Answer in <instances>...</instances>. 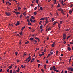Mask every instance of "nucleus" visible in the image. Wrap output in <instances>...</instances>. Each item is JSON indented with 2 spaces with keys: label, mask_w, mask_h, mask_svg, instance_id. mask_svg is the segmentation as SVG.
<instances>
[{
  "label": "nucleus",
  "mask_w": 73,
  "mask_h": 73,
  "mask_svg": "<svg viewBox=\"0 0 73 73\" xmlns=\"http://www.w3.org/2000/svg\"><path fill=\"white\" fill-rule=\"evenodd\" d=\"M54 23L53 24V25H56V23H57V22H54Z\"/></svg>",
  "instance_id": "9b49d317"
},
{
  "label": "nucleus",
  "mask_w": 73,
  "mask_h": 73,
  "mask_svg": "<svg viewBox=\"0 0 73 73\" xmlns=\"http://www.w3.org/2000/svg\"><path fill=\"white\" fill-rule=\"evenodd\" d=\"M37 7H36L34 8V10H36V9H37Z\"/></svg>",
  "instance_id": "c85d7f7f"
},
{
  "label": "nucleus",
  "mask_w": 73,
  "mask_h": 73,
  "mask_svg": "<svg viewBox=\"0 0 73 73\" xmlns=\"http://www.w3.org/2000/svg\"><path fill=\"white\" fill-rule=\"evenodd\" d=\"M68 72V71H65L64 73H67Z\"/></svg>",
  "instance_id": "680f3d73"
},
{
  "label": "nucleus",
  "mask_w": 73,
  "mask_h": 73,
  "mask_svg": "<svg viewBox=\"0 0 73 73\" xmlns=\"http://www.w3.org/2000/svg\"><path fill=\"white\" fill-rule=\"evenodd\" d=\"M60 4H59V3H58V5L56 7L57 8H58V7H60Z\"/></svg>",
  "instance_id": "dca6fc26"
},
{
  "label": "nucleus",
  "mask_w": 73,
  "mask_h": 73,
  "mask_svg": "<svg viewBox=\"0 0 73 73\" xmlns=\"http://www.w3.org/2000/svg\"><path fill=\"white\" fill-rule=\"evenodd\" d=\"M13 73H16V71H15V70L13 71Z\"/></svg>",
  "instance_id": "052dcab7"
},
{
  "label": "nucleus",
  "mask_w": 73,
  "mask_h": 73,
  "mask_svg": "<svg viewBox=\"0 0 73 73\" xmlns=\"http://www.w3.org/2000/svg\"><path fill=\"white\" fill-rule=\"evenodd\" d=\"M21 67L22 68H24V66H23V65L21 66Z\"/></svg>",
  "instance_id": "3c124183"
},
{
  "label": "nucleus",
  "mask_w": 73,
  "mask_h": 73,
  "mask_svg": "<svg viewBox=\"0 0 73 73\" xmlns=\"http://www.w3.org/2000/svg\"><path fill=\"white\" fill-rule=\"evenodd\" d=\"M27 21L28 22V23H29V22H30V21H29V19H27Z\"/></svg>",
  "instance_id": "e433bc0d"
},
{
  "label": "nucleus",
  "mask_w": 73,
  "mask_h": 73,
  "mask_svg": "<svg viewBox=\"0 0 73 73\" xmlns=\"http://www.w3.org/2000/svg\"><path fill=\"white\" fill-rule=\"evenodd\" d=\"M62 9L61 8H60V9H58V11H61V10H62Z\"/></svg>",
  "instance_id": "5701e85b"
},
{
  "label": "nucleus",
  "mask_w": 73,
  "mask_h": 73,
  "mask_svg": "<svg viewBox=\"0 0 73 73\" xmlns=\"http://www.w3.org/2000/svg\"><path fill=\"white\" fill-rule=\"evenodd\" d=\"M10 73H12V70H11L10 71Z\"/></svg>",
  "instance_id": "4d7b16f0"
},
{
  "label": "nucleus",
  "mask_w": 73,
  "mask_h": 73,
  "mask_svg": "<svg viewBox=\"0 0 73 73\" xmlns=\"http://www.w3.org/2000/svg\"><path fill=\"white\" fill-rule=\"evenodd\" d=\"M17 70V72H19V71H20V68H18Z\"/></svg>",
  "instance_id": "c9c22d12"
},
{
  "label": "nucleus",
  "mask_w": 73,
  "mask_h": 73,
  "mask_svg": "<svg viewBox=\"0 0 73 73\" xmlns=\"http://www.w3.org/2000/svg\"><path fill=\"white\" fill-rule=\"evenodd\" d=\"M70 70H71V72H73V68H71V69H70Z\"/></svg>",
  "instance_id": "a211bd4d"
},
{
  "label": "nucleus",
  "mask_w": 73,
  "mask_h": 73,
  "mask_svg": "<svg viewBox=\"0 0 73 73\" xmlns=\"http://www.w3.org/2000/svg\"><path fill=\"white\" fill-rule=\"evenodd\" d=\"M69 12L70 14H71L72 13V11H69Z\"/></svg>",
  "instance_id": "bf43d9fd"
},
{
  "label": "nucleus",
  "mask_w": 73,
  "mask_h": 73,
  "mask_svg": "<svg viewBox=\"0 0 73 73\" xmlns=\"http://www.w3.org/2000/svg\"><path fill=\"white\" fill-rule=\"evenodd\" d=\"M33 39V38L31 37L30 38L29 40H31V41H32Z\"/></svg>",
  "instance_id": "f8f14e48"
},
{
  "label": "nucleus",
  "mask_w": 73,
  "mask_h": 73,
  "mask_svg": "<svg viewBox=\"0 0 73 73\" xmlns=\"http://www.w3.org/2000/svg\"><path fill=\"white\" fill-rule=\"evenodd\" d=\"M40 5H39V4H38V8H40Z\"/></svg>",
  "instance_id": "c03bdc74"
},
{
  "label": "nucleus",
  "mask_w": 73,
  "mask_h": 73,
  "mask_svg": "<svg viewBox=\"0 0 73 73\" xmlns=\"http://www.w3.org/2000/svg\"><path fill=\"white\" fill-rule=\"evenodd\" d=\"M70 37V35L69 36H68L67 38V39L68 40V38H69V37Z\"/></svg>",
  "instance_id": "473e14b6"
},
{
  "label": "nucleus",
  "mask_w": 73,
  "mask_h": 73,
  "mask_svg": "<svg viewBox=\"0 0 73 73\" xmlns=\"http://www.w3.org/2000/svg\"><path fill=\"white\" fill-rule=\"evenodd\" d=\"M15 13L16 14V15H20V13L19 12H15Z\"/></svg>",
  "instance_id": "f03ea898"
},
{
  "label": "nucleus",
  "mask_w": 73,
  "mask_h": 73,
  "mask_svg": "<svg viewBox=\"0 0 73 73\" xmlns=\"http://www.w3.org/2000/svg\"><path fill=\"white\" fill-rule=\"evenodd\" d=\"M58 51H57L56 52V55H57V54H58Z\"/></svg>",
  "instance_id": "a878e982"
},
{
  "label": "nucleus",
  "mask_w": 73,
  "mask_h": 73,
  "mask_svg": "<svg viewBox=\"0 0 73 73\" xmlns=\"http://www.w3.org/2000/svg\"><path fill=\"white\" fill-rule=\"evenodd\" d=\"M62 5H63V6H64V5H66V4H63Z\"/></svg>",
  "instance_id": "de8ad7c7"
},
{
  "label": "nucleus",
  "mask_w": 73,
  "mask_h": 73,
  "mask_svg": "<svg viewBox=\"0 0 73 73\" xmlns=\"http://www.w3.org/2000/svg\"><path fill=\"white\" fill-rule=\"evenodd\" d=\"M40 64H38V68H39V67H40Z\"/></svg>",
  "instance_id": "5fc2aeb1"
},
{
  "label": "nucleus",
  "mask_w": 73,
  "mask_h": 73,
  "mask_svg": "<svg viewBox=\"0 0 73 73\" xmlns=\"http://www.w3.org/2000/svg\"><path fill=\"white\" fill-rule=\"evenodd\" d=\"M45 22L46 23H49V21L47 20V21H46Z\"/></svg>",
  "instance_id": "b1692460"
},
{
  "label": "nucleus",
  "mask_w": 73,
  "mask_h": 73,
  "mask_svg": "<svg viewBox=\"0 0 73 73\" xmlns=\"http://www.w3.org/2000/svg\"><path fill=\"white\" fill-rule=\"evenodd\" d=\"M19 34H20V35H22V33L21 32H20L19 33Z\"/></svg>",
  "instance_id": "69168bd1"
},
{
  "label": "nucleus",
  "mask_w": 73,
  "mask_h": 73,
  "mask_svg": "<svg viewBox=\"0 0 73 73\" xmlns=\"http://www.w3.org/2000/svg\"><path fill=\"white\" fill-rule=\"evenodd\" d=\"M63 37H66V34H63Z\"/></svg>",
  "instance_id": "aec40b11"
},
{
  "label": "nucleus",
  "mask_w": 73,
  "mask_h": 73,
  "mask_svg": "<svg viewBox=\"0 0 73 73\" xmlns=\"http://www.w3.org/2000/svg\"><path fill=\"white\" fill-rule=\"evenodd\" d=\"M39 56H40V57H41V56H42V54H39Z\"/></svg>",
  "instance_id": "603ef678"
},
{
  "label": "nucleus",
  "mask_w": 73,
  "mask_h": 73,
  "mask_svg": "<svg viewBox=\"0 0 73 73\" xmlns=\"http://www.w3.org/2000/svg\"><path fill=\"white\" fill-rule=\"evenodd\" d=\"M50 53H51V55H52V54H53V52H51Z\"/></svg>",
  "instance_id": "338daca9"
},
{
  "label": "nucleus",
  "mask_w": 73,
  "mask_h": 73,
  "mask_svg": "<svg viewBox=\"0 0 73 73\" xmlns=\"http://www.w3.org/2000/svg\"><path fill=\"white\" fill-rule=\"evenodd\" d=\"M34 14L35 15H37V12H35L34 13Z\"/></svg>",
  "instance_id": "f3484780"
},
{
  "label": "nucleus",
  "mask_w": 73,
  "mask_h": 73,
  "mask_svg": "<svg viewBox=\"0 0 73 73\" xmlns=\"http://www.w3.org/2000/svg\"><path fill=\"white\" fill-rule=\"evenodd\" d=\"M41 71H42V72H44V70L42 69H41Z\"/></svg>",
  "instance_id": "774afa93"
},
{
  "label": "nucleus",
  "mask_w": 73,
  "mask_h": 73,
  "mask_svg": "<svg viewBox=\"0 0 73 73\" xmlns=\"http://www.w3.org/2000/svg\"><path fill=\"white\" fill-rule=\"evenodd\" d=\"M28 25H31V23L30 22H29L28 23Z\"/></svg>",
  "instance_id": "bb28decb"
},
{
  "label": "nucleus",
  "mask_w": 73,
  "mask_h": 73,
  "mask_svg": "<svg viewBox=\"0 0 73 73\" xmlns=\"http://www.w3.org/2000/svg\"><path fill=\"white\" fill-rule=\"evenodd\" d=\"M45 18L42 17L40 19V20H45Z\"/></svg>",
  "instance_id": "39448f33"
},
{
  "label": "nucleus",
  "mask_w": 73,
  "mask_h": 73,
  "mask_svg": "<svg viewBox=\"0 0 73 73\" xmlns=\"http://www.w3.org/2000/svg\"><path fill=\"white\" fill-rule=\"evenodd\" d=\"M35 43H37V41L36 40H35Z\"/></svg>",
  "instance_id": "e2e57ef3"
},
{
  "label": "nucleus",
  "mask_w": 73,
  "mask_h": 73,
  "mask_svg": "<svg viewBox=\"0 0 73 73\" xmlns=\"http://www.w3.org/2000/svg\"><path fill=\"white\" fill-rule=\"evenodd\" d=\"M44 54H45V53H44V52H42V55H44Z\"/></svg>",
  "instance_id": "864d4df0"
},
{
  "label": "nucleus",
  "mask_w": 73,
  "mask_h": 73,
  "mask_svg": "<svg viewBox=\"0 0 73 73\" xmlns=\"http://www.w3.org/2000/svg\"><path fill=\"white\" fill-rule=\"evenodd\" d=\"M40 9L41 11H42V10L43 9L42 8V7H40Z\"/></svg>",
  "instance_id": "393cba45"
},
{
  "label": "nucleus",
  "mask_w": 73,
  "mask_h": 73,
  "mask_svg": "<svg viewBox=\"0 0 73 73\" xmlns=\"http://www.w3.org/2000/svg\"><path fill=\"white\" fill-rule=\"evenodd\" d=\"M15 54H16V55H17V54H18L17 52H15Z\"/></svg>",
  "instance_id": "79ce46f5"
},
{
  "label": "nucleus",
  "mask_w": 73,
  "mask_h": 73,
  "mask_svg": "<svg viewBox=\"0 0 73 73\" xmlns=\"http://www.w3.org/2000/svg\"><path fill=\"white\" fill-rule=\"evenodd\" d=\"M25 28V26H24L22 28V29H21L22 31H23V30H24V29Z\"/></svg>",
  "instance_id": "1a4fd4ad"
},
{
  "label": "nucleus",
  "mask_w": 73,
  "mask_h": 73,
  "mask_svg": "<svg viewBox=\"0 0 73 73\" xmlns=\"http://www.w3.org/2000/svg\"><path fill=\"white\" fill-rule=\"evenodd\" d=\"M67 49L69 51H70V50H71V48L69 47H67Z\"/></svg>",
  "instance_id": "20e7f679"
},
{
  "label": "nucleus",
  "mask_w": 73,
  "mask_h": 73,
  "mask_svg": "<svg viewBox=\"0 0 73 73\" xmlns=\"http://www.w3.org/2000/svg\"><path fill=\"white\" fill-rule=\"evenodd\" d=\"M18 10H19L20 9H21V8L18 7Z\"/></svg>",
  "instance_id": "49530a36"
},
{
  "label": "nucleus",
  "mask_w": 73,
  "mask_h": 73,
  "mask_svg": "<svg viewBox=\"0 0 73 73\" xmlns=\"http://www.w3.org/2000/svg\"><path fill=\"white\" fill-rule=\"evenodd\" d=\"M53 69V67L52 68V67H51L50 68V70H52V69Z\"/></svg>",
  "instance_id": "58836bf2"
},
{
  "label": "nucleus",
  "mask_w": 73,
  "mask_h": 73,
  "mask_svg": "<svg viewBox=\"0 0 73 73\" xmlns=\"http://www.w3.org/2000/svg\"><path fill=\"white\" fill-rule=\"evenodd\" d=\"M9 68L10 69H12V66H9Z\"/></svg>",
  "instance_id": "9d476101"
},
{
  "label": "nucleus",
  "mask_w": 73,
  "mask_h": 73,
  "mask_svg": "<svg viewBox=\"0 0 73 73\" xmlns=\"http://www.w3.org/2000/svg\"><path fill=\"white\" fill-rule=\"evenodd\" d=\"M43 27V26L42 25L40 26V29H42V27Z\"/></svg>",
  "instance_id": "412c9836"
},
{
  "label": "nucleus",
  "mask_w": 73,
  "mask_h": 73,
  "mask_svg": "<svg viewBox=\"0 0 73 73\" xmlns=\"http://www.w3.org/2000/svg\"><path fill=\"white\" fill-rule=\"evenodd\" d=\"M29 43V41H27L25 42V44H28Z\"/></svg>",
  "instance_id": "7c9ffc66"
},
{
  "label": "nucleus",
  "mask_w": 73,
  "mask_h": 73,
  "mask_svg": "<svg viewBox=\"0 0 73 73\" xmlns=\"http://www.w3.org/2000/svg\"><path fill=\"white\" fill-rule=\"evenodd\" d=\"M71 69V68H70V67H68V70H70V69Z\"/></svg>",
  "instance_id": "37998d69"
},
{
  "label": "nucleus",
  "mask_w": 73,
  "mask_h": 73,
  "mask_svg": "<svg viewBox=\"0 0 73 73\" xmlns=\"http://www.w3.org/2000/svg\"><path fill=\"white\" fill-rule=\"evenodd\" d=\"M5 14L7 16H10L11 15V13H8L7 12H5Z\"/></svg>",
  "instance_id": "f257e3e1"
},
{
  "label": "nucleus",
  "mask_w": 73,
  "mask_h": 73,
  "mask_svg": "<svg viewBox=\"0 0 73 73\" xmlns=\"http://www.w3.org/2000/svg\"><path fill=\"white\" fill-rule=\"evenodd\" d=\"M35 39H36V40H38V39H38V38H37V37H36V38H35Z\"/></svg>",
  "instance_id": "6e6d98bb"
},
{
  "label": "nucleus",
  "mask_w": 73,
  "mask_h": 73,
  "mask_svg": "<svg viewBox=\"0 0 73 73\" xmlns=\"http://www.w3.org/2000/svg\"><path fill=\"white\" fill-rule=\"evenodd\" d=\"M63 3H64V2H63V1H62V2H61V4H62V5L63 4Z\"/></svg>",
  "instance_id": "ea45409f"
},
{
  "label": "nucleus",
  "mask_w": 73,
  "mask_h": 73,
  "mask_svg": "<svg viewBox=\"0 0 73 73\" xmlns=\"http://www.w3.org/2000/svg\"><path fill=\"white\" fill-rule=\"evenodd\" d=\"M50 56V54H49L47 56V58H48Z\"/></svg>",
  "instance_id": "a18cd8bd"
},
{
  "label": "nucleus",
  "mask_w": 73,
  "mask_h": 73,
  "mask_svg": "<svg viewBox=\"0 0 73 73\" xmlns=\"http://www.w3.org/2000/svg\"><path fill=\"white\" fill-rule=\"evenodd\" d=\"M53 68V69H55L56 68H55V66H53V67H52Z\"/></svg>",
  "instance_id": "f704fd0d"
},
{
  "label": "nucleus",
  "mask_w": 73,
  "mask_h": 73,
  "mask_svg": "<svg viewBox=\"0 0 73 73\" xmlns=\"http://www.w3.org/2000/svg\"><path fill=\"white\" fill-rule=\"evenodd\" d=\"M30 21H31V23H32L33 22V20H32V19H30Z\"/></svg>",
  "instance_id": "2eb2a0df"
},
{
  "label": "nucleus",
  "mask_w": 73,
  "mask_h": 73,
  "mask_svg": "<svg viewBox=\"0 0 73 73\" xmlns=\"http://www.w3.org/2000/svg\"><path fill=\"white\" fill-rule=\"evenodd\" d=\"M70 30V29H67L66 30V31L68 32V31H69Z\"/></svg>",
  "instance_id": "ddd939ff"
},
{
  "label": "nucleus",
  "mask_w": 73,
  "mask_h": 73,
  "mask_svg": "<svg viewBox=\"0 0 73 73\" xmlns=\"http://www.w3.org/2000/svg\"><path fill=\"white\" fill-rule=\"evenodd\" d=\"M54 44H55V43L54 42L53 43V44H52V47H54V46H55Z\"/></svg>",
  "instance_id": "423d86ee"
},
{
  "label": "nucleus",
  "mask_w": 73,
  "mask_h": 73,
  "mask_svg": "<svg viewBox=\"0 0 73 73\" xmlns=\"http://www.w3.org/2000/svg\"><path fill=\"white\" fill-rule=\"evenodd\" d=\"M45 19L46 21L48 20V18L47 17H46V18H45Z\"/></svg>",
  "instance_id": "72a5a7b5"
},
{
  "label": "nucleus",
  "mask_w": 73,
  "mask_h": 73,
  "mask_svg": "<svg viewBox=\"0 0 73 73\" xmlns=\"http://www.w3.org/2000/svg\"><path fill=\"white\" fill-rule=\"evenodd\" d=\"M56 72H60V71L57 70H56V71H55Z\"/></svg>",
  "instance_id": "4c0bfd02"
},
{
  "label": "nucleus",
  "mask_w": 73,
  "mask_h": 73,
  "mask_svg": "<svg viewBox=\"0 0 73 73\" xmlns=\"http://www.w3.org/2000/svg\"><path fill=\"white\" fill-rule=\"evenodd\" d=\"M19 23H20L19 21H17V23L15 24L16 26H17V25H19Z\"/></svg>",
  "instance_id": "7ed1b4c3"
},
{
  "label": "nucleus",
  "mask_w": 73,
  "mask_h": 73,
  "mask_svg": "<svg viewBox=\"0 0 73 73\" xmlns=\"http://www.w3.org/2000/svg\"><path fill=\"white\" fill-rule=\"evenodd\" d=\"M42 23V21H41L39 22V24H41Z\"/></svg>",
  "instance_id": "0e129e2a"
},
{
  "label": "nucleus",
  "mask_w": 73,
  "mask_h": 73,
  "mask_svg": "<svg viewBox=\"0 0 73 73\" xmlns=\"http://www.w3.org/2000/svg\"><path fill=\"white\" fill-rule=\"evenodd\" d=\"M31 19H33V20L35 19V17H34L33 16H31Z\"/></svg>",
  "instance_id": "6e6552de"
},
{
  "label": "nucleus",
  "mask_w": 73,
  "mask_h": 73,
  "mask_svg": "<svg viewBox=\"0 0 73 73\" xmlns=\"http://www.w3.org/2000/svg\"><path fill=\"white\" fill-rule=\"evenodd\" d=\"M70 44H73V42H70Z\"/></svg>",
  "instance_id": "c756f323"
},
{
  "label": "nucleus",
  "mask_w": 73,
  "mask_h": 73,
  "mask_svg": "<svg viewBox=\"0 0 73 73\" xmlns=\"http://www.w3.org/2000/svg\"><path fill=\"white\" fill-rule=\"evenodd\" d=\"M48 62L49 61H48V60H46V63L47 64H48Z\"/></svg>",
  "instance_id": "a19ab883"
},
{
  "label": "nucleus",
  "mask_w": 73,
  "mask_h": 73,
  "mask_svg": "<svg viewBox=\"0 0 73 73\" xmlns=\"http://www.w3.org/2000/svg\"><path fill=\"white\" fill-rule=\"evenodd\" d=\"M34 60H35V58H33V59H32L31 61V62H33V61Z\"/></svg>",
  "instance_id": "4468645a"
},
{
  "label": "nucleus",
  "mask_w": 73,
  "mask_h": 73,
  "mask_svg": "<svg viewBox=\"0 0 73 73\" xmlns=\"http://www.w3.org/2000/svg\"><path fill=\"white\" fill-rule=\"evenodd\" d=\"M54 4H56V0H54Z\"/></svg>",
  "instance_id": "2f4dec72"
},
{
  "label": "nucleus",
  "mask_w": 73,
  "mask_h": 73,
  "mask_svg": "<svg viewBox=\"0 0 73 73\" xmlns=\"http://www.w3.org/2000/svg\"><path fill=\"white\" fill-rule=\"evenodd\" d=\"M26 13V12H24V13H23V15H24V16H25V15H26V14H25Z\"/></svg>",
  "instance_id": "cd10ccee"
},
{
  "label": "nucleus",
  "mask_w": 73,
  "mask_h": 73,
  "mask_svg": "<svg viewBox=\"0 0 73 73\" xmlns=\"http://www.w3.org/2000/svg\"><path fill=\"white\" fill-rule=\"evenodd\" d=\"M52 21H54V18H52Z\"/></svg>",
  "instance_id": "6ab92c4d"
},
{
  "label": "nucleus",
  "mask_w": 73,
  "mask_h": 73,
  "mask_svg": "<svg viewBox=\"0 0 73 73\" xmlns=\"http://www.w3.org/2000/svg\"><path fill=\"white\" fill-rule=\"evenodd\" d=\"M60 24H62V21H60Z\"/></svg>",
  "instance_id": "09e8293b"
},
{
  "label": "nucleus",
  "mask_w": 73,
  "mask_h": 73,
  "mask_svg": "<svg viewBox=\"0 0 73 73\" xmlns=\"http://www.w3.org/2000/svg\"><path fill=\"white\" fill-rule=\"evenodd\" d=\"M39 50V48H38V49L36 48L35 50V52H36V51H37V50Z\"/></svg>",
  "instance_id": "4be33fe9"
},
{
  "label": "nucleus",
  "mask_w": 73,
  "mask_h": 73,
  "mask_svg": "<svg viewBox=\"0 0 73 73\" xmlns=\"http://www.w3.org/2000/svg\"><path fill=\"white\" fill-rule=\"evenodd\" d=\"M8 3L9 5H11V3H10L9 2H8Z\"/></svg>",
  "instance_id": "13d9d810"
},
{
  "label": "nucleus",
  "mask_w": 73,
  "mask_h": 73,
  "mask_svg": "<svg viewBox=\"0 0 73 73\" xmlns=\"http://www.w3.org/2000/svg\"><path fill=\"white\" fill-rule=\"evenodd\" d=\"M58 25L59 28H60V24H58Z\"/></svg>",
  "instance_id": "8fccbe9b"
},
{
  "label": "nucleus",
  "mask_w": 73,
  "mask_h": 73,
  "mask_svg": "<svg viewBox=\"0 0 73 73\" xmlns=\"http://www.w3.org/2000/svg\"><path fill=\"white\" fill-rule=\"evenodd\" d=\"M61 12H62V13L63 14V15H65V14L64 13V11H63V10H62V9L61 10Z\"/></svg>",
  "instance_id": "0eeeda50"
}]
</instances>
